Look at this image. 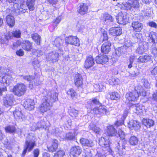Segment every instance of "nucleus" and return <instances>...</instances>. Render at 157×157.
Masks as SVG:
<instances>
[{
	"mask_svg": "<svg viewBox=\"0 0 157 157\" xmlns=\"http://www.w3.org/2000/svg\"><path fill=\"white\" fill-rule=\"evenodd\" d=\"M58 94L53 91H48L47 95L42 99V103L40 106V110L44 113L49 110L52 103L58 100Z\"/></svg>",
	"mask_w": 157,
	"mask_h": 157,
	"instance_id": "f257e3e1",
	"label": "nucleus"
},
{
	"mask_svg": "<svg viewBox=\"0 0 157 157\" xmlns=\"http://www.w3.org/2000/svg\"><path fill=\"white\" fill-rule=\"evenodd\" d=\"M135 90L126 94V98L129 101H135L139 95L144 97L146 95V92L143 87L138 85L135 87Z\"/></svg>",
	"mask_w": 157,
	"mask_h": 157,
	"instance_id": "f03ea898",
	"label": "nucleus"
},
{
	"mask_svg": "<svg viewBox=\"0 0 157 157\" xmlns=\"http://www.w3.org/2000/svg\"><path fill=\"white\" fill-rule=\"evenodd\" d=\"M35 142V138L34 136L30 135L27 136L22 152L23 155H24L27 151L30 152L33 150L36 146Z\"/></svg>",
	"mask_w": 157,
	"mask_h": 157,
	"instance_id": "7ed1b4c3",
	"label": "nucleus"
},
{
	"mask_svg": "<svg viewBox=\"0 0 157 157\" xmlns=\"http://www.w3.org/2000/svg\"><path fill=\"white\" fill-rule=\"evenodd\" d=\"M12 90L15 95L20 97L24 94L26 89V86L23 83H19L14 86Z\"/></svg>",
	"mask_w": 157,
	"mask_h": 157,
	"instance_id": "20e7f679",
	"label": "nucleus"
},
{
	"mask_svg": "<svg viewBox=\"0 0 157 157\" xmlns=\"http://www.w3.org/2000/svg\"><path fill=\"white\" fill-rule=\"evenodd\" d=\"M14 117L20 121H29L32 117V115L28 113L23 114L21 112L16 109L13 112Z\"/></svg>",
	"mask_w": 157,
	"mask_h": 157,
	"instance_id": "39448f33",
	"label": "nucleus"
},
{
	"mask_svg": "<svg viewBox=\"0 0 157 157\" xmlns=\"http://www.w3.org/2000/svg\"><path fill=\"white\" fill-rule=\"evenodd\" d=\"M65 42L67 44L79 46L80 45L79 39L76 36H69L65 38Z\"/></svg>",
	"mask_w": 157,
	"mask_h": 157,
	"instance_id": "423d86ee",
	"label": "nucleus"
},
{
	"mask_svg": "<svg viewBox=\"0 0 157 157\" xmlns=\"http://www.w3.org/2000/svg\"><path fill=\"white\" fill-rule=\"evenodd\" d=\"M93 111L94 114L102 116L106 114L107 110L105 106L101 105L99 107H95L93 109Z\"/></svg>",
	"mask_w": 157,
	"mask_h": 157,
	"instance_id": "0eeeda50",
	"label": "nucleus"
},
{
	"mask_svg": "<svg viewBox=\"0 0 157 157\" xmlns=\"http://www.w3.org/2000/svg\"><path fill=\"white\" fill-rule=\"evenodd\" d=\"M82 151L79 146L73 147L70 150V155L71 157H77L80 154Z\"/></svg>",
	"mask_w": 157,
	"mask_h": 157,
	"instance_id": "6e6552de",
	"label": "nucleus"
},
{
	"mask_svg": "<svg viewBox=\"0 0 157 157\" xmlns=\"http://www.w3.org/2000/svg\"><path fill=\"white\" fill-rule=\"evenodd\" d=\"M59 56V54L57 52L53 51L48 54L46 58L48 61H51L53 63L56 62L58 61Z\"/></svg>",
	"mask_w": 157,
	"mask_h": 157,
	"instance_id": "1a4fd4ad",
	"label": "nucleus"
},
{
	"mask_svg": "<svg viewBox=\"0 0 157 157\" xmlns=\"http://www.w3.org/2000/svg\"><path fill=\"white\" fill-rule=\"evenodd\" d=\"M13 96L12 95L8 94L4 99V103L6 107L11 106L13 104Z\"/></svg>",
	"mask_w": 157,
	"mask_h": 157,
	"instance_id": "9d476101",
	"label": "nucleus"
},
{
	"mask_svg": "<svg viewBox=\"0 0 157 157\" xmlns=\"http://www.w3.org/2000/svg\"><path fill=\"white\" fill-rule=\"evenodd\" d=\"M131 26L133 30L136 32H140L143 28L142 24L138 21H133Z\"/></svg>",
	"mask_w": 157,
	"mask_h": 157,
	"instance_id": "9b49d317",
	"label": "nucleus"
},
{
	"mask_svg": "<svg viewBox=\"0 0 157 157\" xmlns=\"http://www.w3.org/2000/svg\"><path fill=\"white\" fill-rule=\"evenodd\" d=\"M109 59L106 55H102L96 57L95 61L98 64H103L108 61Z\"/></svg>",
	"mask_w": 157,
	"mask_h": 157,
	"instance_id": "f8f14e48",
	"label": "nucleus"
},
{
	"mask_svg": "<svg viewBox=\"0 0 157 157\" xmlns=\"http://www.w3.org/2000/svg\"><path fill=\"white\" fill-rule=\"evenodd\" d=\"M148 41V43L152 44H155L157 42V34L153 31L149 33Z\"/></svg>",
	"mask_w": 157,
	"mask_h": 157,
	"instance_id": "ddd939ff",
	"label": "nucleus"
},
{
	"mask_svg": "<svg viewBox=\"0 0 157 157\" xmlns=\"http://www.w3.org/2000/svg\"><path fill=\"white\" fill-rule=\"evenodd\" d=\"M94 64V60L92 56L90 55L87 57L85 61L84 66L85 68H88L93 66Z\"/></svg>",
	"mask_w": 157,
	"mask_h": 157,
	"instance_id": "4468645a",
	"label": "nucleus"
},
{
	"mask_svg": "<svg viewBox=\"0 0 157 157\" xmlns=\"http://www.w3.org/2000/svg\"><path fill=\"white\" fill-rule=\"evenodd\" d=\"M111 43L109 41L105 42L101 47V52L107 54L110 51Z\"/></svg>",
	"mask_w": 157,
	"mask_h": 157,
	"instance_id": "2eb2a0df",
	"label": "nucleus"
},
{
	"mask_svg": "<svg viewBox=\"0 0 157 157\" xmlns=\"http://www.w3.org/2000/svg\"><path fill=\"white\" fill-rule=\"evenodd\" d=\"M24 106L25 109L29 110L33 109L34 108L33 100L30 99H27L24 102Z\"/></svg>",
	"mask_w": 157,
	"mask_h": 157,
	"instance_id": "dca6fc26",
	"label": "nucleus"
},
{
	"mask_svg": "<svg viewBox=\"0 0 157 157\" xmlns=\"http://www.w3.org/2000/svg\"><path fill=\"white\" fill-rule=\"evenodd\" d=\"M128 126L131 129H134L135 130H137L139 129L140 128L139 122L135 120H132L130 121L128 123Z\"/></svg>",
	"mask_w": 157,
	"mask_h": 157,
	"instance_id": "f3484780",
	"label": "nucleus"
},
{
	"mask_svg": "<svg viewBox=\"0 0 157 157\" xmlns=\"http://www.w3.org/2000/svg\"><path fill=\"white\" fill-rule=\"evenodd\" d=\"M21 46L22 48L27 51H30L33 48V45L32 43L28 40L23 41Z\"/></svg>",
	"mask_w": 157,
	"mask_h": 157,
	"instance_id": "a211bd4d",
	"label": "nucleus"
},
{
	"mask_svg": "<svg viewBox=\"0 0 157 157\" xmlns=\"http://www.w3.org/2000/svg\"><path fill=\"white\" fill-rule=\"evenodd\" d=\"M109 33L113 36H118L122 33L121 29L120 27L111 28L109 30Z\"/></svg>",
	"mask_w": 157,
	"mask_h": 157,
	"instance_id": "6ab92c4d",
	"label": "nucleus"
},
{
	"mask_svg": "<svg viewBox=\"0 0 157 157\" xmlns=\"http://www.w3.org/2000/svg\"><path fill=\"white\" fill-rule=\"evenodd\" d=\"M107 133L109 136H115L117 134V132L114 126L111 125L108 127Z\"/></svg>",
	"mask_w": 157,
	"mask_h": 157,
	"instance_id": "aec40b11",
	"label": "nucleus"
},
{
	"mask_svg": "<svg viewBox=\"0 0 157 157\" xmlns=\"http://www.w3.org/2000/svg\"><path fill=\"white\" fill-rule=\"evenodd\" d=\"M152 57L151 56L147 55L144 56H142L138 58V62L141 63H144L148 61H151L152 59Z\"/></svg>",
	"mask_w": 157,
	"mask_h": 157,
	"instance_id": "412c9836",
	"label": "nucleus"
},
{
	"mask_svg": "<svg viewBox=\"0 0 157 157\" xmlns=\"http://www.w3.org/2000/svg\"><path fill=\"white\" fill-rule=\"evenodd\" d=\"M75 85L79 87L82 84V76L79 74L75 75Z\"/></svg>",
	"mask_w": 157,
	"mask_h": 157,
	"instance_id": "4be33fe9",
	"label": "nucleus"
},
{
	"mask_svg": "<svg viewBox=\"0 0 157 157\" xmlns=\"http://www.w3.org/2000/svg\"><path fill=\"white\" fill-rule=\"evenodd\" d=\"M6 23L10 27H13L15 23L14 17L11 15H8L6 17Z\"/></svg>",
	"mask_w": 157,
	"mask_h": 157,
	"instance_id": "5701e85b",
	"label": "nucleus"
},
{
	"mask_svg": "<svg viewBox=\"0 0 157 157\" xmlns=\"http://www.w3.org/2000/svg\"><path fill=\"white\" fill-rule=\"evenodd\" d=\"M58 147V141L56 139L53 140L52 145L48 147V148L49 151L53 152L55 151Z\"/></svg>",
	"mask_w": 157,
	"mask_h": 157,
	"instance_id": "b1692460",
	"label": "nucleus"
},
{
	"mask_svg": "<svg viewBox=\"0 0 157 157\" xmlns=\"http://www.w3.org/2000/svg\"><path fill=\"white\" fill-rule=\"evenodd\" d=\"M99 141V144L101 147H106L109 146V141L106 138L101 137Z\"/></svg>",
	"mask_w": 157,
	"mask_h": 157,
	"instance_id": "393cba45",
	"label": "nucleus"
},
{
	"mask_svg": "<svg viewBox=\"0 0 157 157\" xmlns=\"http://www.w3.org/2000/svg\"><path fill=\"white\" fill-rule=\"evenodd\" d=\"M130 0H128L127 2H123L120 5V7L121 9L125 10H129L132 8Z\"/></svg>",
	"mask_w": 157,
	"mask_h": 157,
	"instance_id": "a878e982",
	"label": "nucleus"
},
{
	"mask_svg": "<svg viewBox=\"0 0 157 157\" xmlns=\"http://www.w3.org/2000/svg\"><path fill=\"white\" fill-rule=\"evenodd\" d=\"M88 7L85 3H82L81 5L78 9L79 13L81 14H84L88 11Z\"/></svg>",
	"mask_w": 157,
	"mask_h": 157,
	"instance_id": "bb28decb",
	"label": "nucleus"
},
{
	"mask_svg": "<svg viewBox=\"0 0 157 157\" xmlns=\"http://www.w3.org/2000/svg\"><path fill=\"white\" fill-rule=\"evenodd\" d=\"M80 141V143L83 146L91 147L93 145V142L85 138H81Z\"/></svg>",
	"mask_w": 157,
	"mask_h": 157,
	"instance_id": "cd10ccee",
	"label": "nucleus"
},
{
	"mask_svg": "<svg viewBox=\"0 0 157 157\" xmlns=\"http://www.w3.org/2000/svg\"><path fill=\"white\" fill-rule=\"evenodd\" d=\"M142 123L146 127L149 128L153 126L154 124L153 121L149 119H144Z\"/></svg>",
	"mask_w": 157,
	"mask_h": 157,
	"instance_id": "c85d7f7f",
	"label": "nucleus"
},
{
	"mask_svg": "<svg viewBox=\"0 0 157 157\" xmlns=\"http://www.w3.org/2000/svg\"><path fill=\"white\" fill-rule=\"evenodd\" d=\"M126 46H123L118 48L116 50V53L118 56H120L125 52Z\"/></svg>",
	"mask_w": 157,
	"mask_h": 157,
	"instance_id": "c756f323",
	"label": "nucleus"
},
{
	"mask_svg": "<svg viewBox=\"0 0 157 157\" xmlns=\"http://www.w3.org/2000/svg\"><path fill=\"white\" fill-rule=\"evenodd\" d=\"M35 0H27L26 4L30 11H33L35 9Z\"/></svg>",
	"mask_w": 157,
	"mask_h": 157,
	"instance_id": "7c9ffc66",
	"label": "nucleus"
},
{
	"mask_svg": "<svg viewBox=\"0 0 157 157\" xmlns=\"http://www.w3.org/2000/svg\"><path fill=\"white\" fill-rule=\"evenodd\" d=\"M23 5H21V4H19L18 3H15L13 5L14 11L16 13H22V10H21V9H23Z\"/></svg>",
	"mask_w": 157,
	"mask_h": 157,
	"instance_id": "2f4dec72",
	"label": "nucleus"
},
{
	"mask_svg": "<svg viewBox=\"0 0 157 157\" xmlns=\"http://www.w3.org/2000/svg\"><path fill=\"white\" fill-rule=\"evenodd\" d=\"M5 129L6 132L10 133H14L16 131V127L12 125H9L6 127Z\"/></svg>",
	"mask_w": 157,
	"mask_h": 157,
	"instance_id": "473e14b6",
	"label": "nucleus"
},
{
	"mask_svg": "<svg viewBox=\"0 0 157 157\" xmlns=\"http://www.w3.org/2000/svg\"><path fill=\"white\" fill-rule=\"evenodd\" d=\"M63 40L61 38L57 37L55 40L54 44H55L56 47L60 48L63 46Z\"/></svg>",
	"mask_w": 157,
	"mask_h": 157,
	"instance_id": "72a5a7b5",
	"label": "nucleus"
},
{
	"mask_svg": "<svg viewBox=\"0 0 157 157\" xmlns=\"http://www.w3.org/2000/svg\"><path fill=\"white\" fill-rule=\"evenodd\" d=\"M89 128L90 130H92L96 133H99L101 130V129L99 127H98L93 123L90 124Z\"/></svg>",
	"mask_w": 157,
	"mask_h": 157,
	"instance_id": "f704fd0d",
	"label": "nucleus"
},
{
	"mask_svg": "<svg viewBox=\"0 0 157 157\" xmlns=\"http://www.w3.org/2000/svg\"><path fill=\"white\" fill-rule=\"evenodd\" d=\"M145 50L144 45L141 44L139 45L136 50V52L137 54H142L145 52Z\"/></svg>",
	"mask_w": 157,
	"mask_h": 157,
	"instance_id": "c9c22d12",
	"label": "nucleus"
},
{
	"mask_svg": "<svg viewBox=\"0 0 157 157\" xmlns=\"http://www.w3.org/2000/svg\"><path fill=\"white\" fill-rule=\"evenodd\" d=\"M151 16V12L150 10L146 9L142 11L141 13V16L144 18H147L148 17H150Z\"/></svg>",
	"mask_w": 157,
	"mask_h": 157,
	"instance_id": "e433bc0d",
	"label": "nucleus"
},
{
	"mask_svg": "<svg viewBox=\"0 0 157 157\" xmlns=\"http://www.w3.org/2000/svg\"><path fill=\"white\" fill-rule=\"evenodd\" d=\"M31 37L33 40L37 44H39L40 40V36L37 33H35L31 34Z\"/></svg>",
	"mask_w": 157,
	"mask_h": 157,
	"instance_id": "4c0bfd02",
	"label": "nucleus"
},
{
	"mask_svg": "<svg viewBox=\"0 0 157 157\" xmlns=\"http://www.w3.org/2000/svg\"><path fill=\"white\" fill-rule=\"evenodd\" d=\"M110 99L112 100H117L120 98L119 94L117 92H113L109 93Z\"/></svg>",
	"mask_w": 157,
	"mask_h": 157,
	"instance_id": "58836bf2",
	"label": "nucleus"
},
{
	"mask_svg": "<svg viewBox=\"0 0 157 157\" xmlns=\"http://www.w3.org/2000/svg\"><path fill=\"white\" fill-rule=\"evenodd\" d=\"M138 140L136 136H133L130 137L129 140V143L131 145H137L138 143Z\"/></svg>",
	"mask_w": 157,
	"mask_h": 157,
	"instance_id": "ea45409f",
	"label": "nucleus"
},
{
	"mask_svg": "<svg viewBox=\"0 0 157 157\" xmlns=\"http://www.w3.org/2000/svg\"><path fill=\"white\" fill-rule=\"evenodd\" d=\"M84 21H83L82 20H79L77 25V29L79 32H82V30L84 28Z\"/></svg>",
	"mask_w": 157,
	"mask_h": 157,
	"instance_id": "a19ab883",
	"label": "nucleus"
},
{
	"mask_svg": "<svg viewBox=\"0 0 157 157\" xmlns=\"http://www.w3.org/2000/svg\"><path fill=\"white\" fill-rule=\"evenodd\" d=\"M12 81L10 76L7 77V76H3L2 78V80L0 81V82L2 83H6V84H9L11 83Z\"/></svg>",
	"mask_w": 157,
	"mask_h": 157,
	"instance_id": "79ce46f5",
	"label": "nucleus"
},
{
	"mask_svg": "<svg viewBox=\"0 0 157 157\" xmlns=\"http://www.w3.org/2000/svg\"><path fill=\"white\" fill-rule=\"evenodd\" d=\"M130 2L131 3L132 8H138L140 7V3L138 0H130Z\"/></svg>",
	"mask_w": 157,
	"mask_h": 157,
	"instance_id": "37998d69",
	"label": "nucleus"
},
{
	"mask_svg": "<svg viewBox=\"0 0 157 157\" xmlns=\"http://www.w3.org/2000/svg\"><path fill=\"white\" fill-rule=\"evenodd\" d=\"M116 19L118 23L123 24V19L122 12H120L118 13L117 15L116 16Z\"/></svg>",
	"mask_w": 157,
	"mask_h": 157,
	"instance_id": "c03bdc74",
	"label": "nucleus"
},
{
	"mask_svg": "<svg viewBox=\"0 0 157 157\" xmlns=\"http://www.w3.org/2000/svg\"><path fill=\"white\" fill-rule=\"evenodd\" d=\"M119 82L120 80L117 78H112L109 80V84L112 86L117 85Z\"/></svg>",
	"mask_w": 157,
	"mask_h": 157,
	"instance_id": "a18cd8bd",
	"label": "nucleus"
},
{
	"mask_svg": "<svg viewBox=\"0 0 157 157\" xmlns=\"http://www.w3.org/2000/svg\"><path fill=\"white\" fill-rule=\"evenodd\" d=\"M5 40H6L7 43L10 40L12 39L13 37V34L12 32H9L8 33H6V34L4 36Z\"/></svg>",
	"mask_w": 157,
	"mask_h": 157,
	"instance_id": "49530a36",
	"label": "nucleus"
},
{
	"mask_svg": "<svg viewBox=\"0 0 157 157\" xmlns=\"http://www.w3.org/2000/svg\"><path fill=\"white\" fill-rule=\"evenodd\" d=\"M138 104H137V106L135 105H133L132 107L134 112L137 114H138L139 113L142 112V109L140 108V105L138 106Z\"/></svg>",
	"mask_w": 157,
	"mask_h": 157,
	"instance_id": "de8ad7c7",
	"label": "nucleus"
},
{
	"mask_svg": "<svg viewBox=\"0 0 157 157\" xmlns=\"http://www.w3.org/2000/svg\"><path fill=\"white\" fill-rule=\"evenodd\" d=\"M75 137V134L74 133L69 132L66 134V139L68 140H73Z\"/></svg>",
	"mask_w": 157,
	"mask_h": 157,
	"instance_id": "09e8293b",
	"label": "nucleus"
},
{
	"mask_svg": "<svg viewBox=\"0 0 157 157\" xmlns=\"http://www.w3.org/2000/svg\"><path fill=\"white\" fill-rule=\"evenodd\" d=\"M22 78L28 81H30L34 79L35 78L34 77L33 75H22Z\"/></svg>",
	"mask_w": 157,
	"mask_h": 157,
	"instance_id": "8fccbe9b",
	"label": "nucleus"
},
{
	"mask_svg": "<svg viewBox=\"0 0 157 157\" xmlns=\"http://www.w3.org/2000/svg\"><path fill=\"white\" fill-rule=\"evenodd\" d=\"M67 94L68 95H70L73 98L75 97L77 94L75 90L72 89H71L69 90L67 92Z\"/></svg>",
	"mask_w": 157,
	"mask_h": 157,
	"instance_id": "3c124183",
	"label": "nucleus"
},
{
	"mask_svg": "<svg viewBox=\"0 0 157 157\" xmlns=\"http://www.w3.org/2000/svg\"><path fill=\"white\" fill-rule=\"evenodd\" d=\"M122 17L123 20V25H124L128 21V17L127 13H122Z\"/></svg>",
	"mask_w": 157,
	"mask_h": 157,
	"instance_id": "603ef678",
	"label": "nucleus"
},
{
	"mask_svg": "<svg viewBox=\"0 0 157 157\" xmlns=\"http://www.w3.org/2000/svg\"><path fill=\"white\" fill-rule=\"evenodd\" d=\"M125 146L124 145L122 146V148H120L118 149V153L120 155L122 156L125 154Z\"/></svg>",
	"mask_w": 157,
	"mask_h": 157,
	"instance_id": "864d4df0",
	"label": "nucleus"
},
{
	"mask_svg": "<svg viewBox=\"0 0 157 157\" xmlns=\"http://www.w3.org/2000/svg\"><path fill=\"white\" fill-rule=\"evenodd\" d=\"M13 34V37L17 38H19L20 37L21 32L19 30H16L12 32Z\"/></svg>",
	"mask_w": 157,
	"mask_h": 157,
	"instance_id": "5fc2aeb1",
	"label": "nucleus"
},
{
	"mask_svg": "<svg viewBox=\"0 0 157 157\" xmlns=\"http://www.w3.org/2000/svg\"><path fill=\"white\" fill-rule=\"evenodd\" d=\"M104 20L105 21H113V18H112V17L108 14H105L104 16Z\"/></svg>",
	"mask_w": 157,
	"mask_h": 157,
	"instance_id": "6e6d98bb",
	"label": "nucleus"
},
{
	"mask_svg": "<svg viewBox=\"0 0 157 157\" xmlns=\"http://www.w3.org/2000/svg\"><path fill=\"white\" fill-rule=\"evenodd\" d=\"M64 155V152L63 151H59L55 154L54 157H63Z\"/></svg>",
	"mask_w": 157,
	"mask_h": 157,
	"instance_id": "4d7b16f0",
	"label": "nucleus"
},
{
	"mask_svg": "<svg viewBox=\"0 0 157 157\" xmlns=\"http://www.w3.org/2000/svg\"><path fill=\"white\" fill-rule=\"evenodd\" d=\"M118 135L120 138L122 140H124L125 138V134L123 131H122L121 129H120L118 131Z\"/></svg>",
	"mask_w": 157,
	"mask_h": 157,
	"instance_id": "13d9d810",
	"label": "nucleus"
},
{
	"mask_svg": "<svg viewBox=\"0 0 157 157\" xmlns=\"http://www.w3.org/2000/svg\"><path fill=\"white\" fill-rule=\"evenodd\" d=\"M70 114L72 117H76L78 115V111L74 109H72Z\"/></svg>",
	"mask_w": 157,
	"mask_h": 157,
	"instance_id": "bf43d9fd",
	"label": "nucleus"
},
{
	"mask_svg": "<svg viewBox=\"0 0 157 157\" xmlns=\"http://www.w3.org/2000/svg\"><path fill=\"white\" fill-rule=\"evenodd\" d=\"M143 83V85L145 87L147 88H150V84L148 83V81L146 79H143L142 81Z\"/></svg>",
	"mask_w": 157,
	"mask_h": 157,
	"instance_id": "052dcab7",
	"label": "nucleus"
},
{
	"mask_svg": "<svg viewBox=\"0 0 157 157\" xmlns=\"http://www.w3.org/2000/svg\"><path fill=\"white\" fill-rule=\"evenodd\" d=\"M32 64L35 69H36L39 67V61L37 59H35L32 62Z\"/></svg>",
	"mask_w": 157,
	"mask_h": 157,
	"instance_id": "680f3d73",
	"label": "nucleus"
},
{
	"mask_svg": "<svg viewBox=\"0 0 157 157\" xmlns=\"http://www.w3.org/2000/svg\"><path fill=\"white\" fill-rule=\"evenodd\" d=\"M44 121H42L38 122L37 124V127L38 128H44Z\"/></svg>",
	"mask_w": 157,
	"mask_h": 157,
	"instance_id": "e2e57ef3",
	"label": "nucleus"
},
{
	"mask_svg": "<svg viewBox=\"0 0 157 157\" xmlns=\"http://www.w3.org/2000/svg\"><path fill=\"white\" fill-rule=\"evenodd\" d=\"M40 153V150L38 148L35 149L33 151V157H38Z\"/></svg>",
	"mask_w": 157,
	"mask_h": 157,
	"instance_id": "0e129e2a",
	"label": "nucleus"
},
{
	"mask_svg": "<svg viewBox=\"0 0 157 157\" xmlns=\"http://www.w3.org/2000/svg\"><path fill=\"white\" fill-rule=\"evenodd\" d=\"M129 112L128 109H126L124 110V113L123 114V117H122L121 119L122 120H124L127 117L128 113Z\"/></svg>",
	"mask_w": 157,
	"mask_h": 157,
	"instance_id": "69168bd1",
	"label": "nucleus"
},
{
	"mask_svg": "<svg viewBox=\"0 0 157 157\" xmlns=\"http://www.w3.org/2000/svg\"><path fill=\"white\" fill-rule=\"evenodd\" d=\"M148 24L151 27H154L155 28H156L157 27V24L155 22L153 21L149 22Z\"/></svg>",
	"mask_w": 157,
	"mask_h": 157,
	"instance_id": "338daca9",
	"label": "nucleus"
},
{
	"mask_svg": "<svg viewBox=\"0 0 157 157\" xmlns=\"http://www.w3.org/2000/svg\"><path fill=\"white\" fill-rule=\"evenodd\" d=\"M152 52L155 57H157V48L156 47L152 48Z\"/></svg>",
	"mask_w": 157,
	"mask_h": 157,
	"instance_id": "774afa93",
	"label": "nucleus"
}]
</instances>
